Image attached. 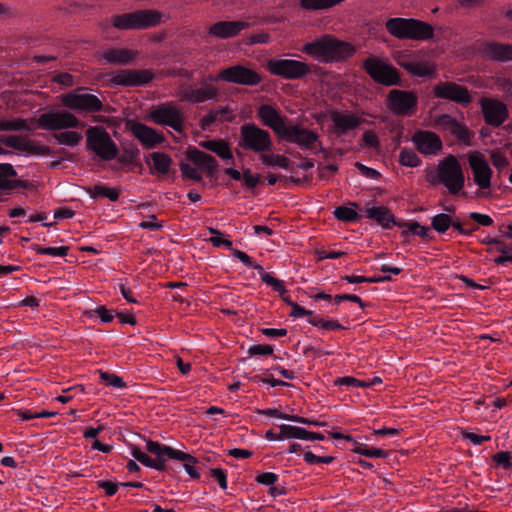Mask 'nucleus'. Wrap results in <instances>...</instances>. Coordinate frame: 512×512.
I'll list each match as a JSON object with an SVG mask.
<instances>
[{"label": "nucleus", "instance_id": "obj_57", "mask_svg": "<svg viewBox=\"0 0 512 512\" xmlns=\"http://www.w3.org/2000/svg\"><path fill=\"white\" fill-rule=\"evenodd\" d=\"M512 453L508 451H501L493 456V461L497 466H501L504 469H509L512 466Z\"/></svg>", "mask_w": 512, "mask_h": 512}, {"label": "nucleus", "instance_id": "obj_41", "mask_svg": "<svg viewBox=\"0 0 512 512\" xmlns=\"http://www.w3.org/2000/svg\"><path fill=\"white\" fill-rule=\"evenodd\" d=\"M53 137L57 140L59 144L67 145V146H76L82 140V135L76 131H65L60 133H55Z\"/></svg>", "mask_w": 512, "mask_h": 512}, {"label": "nucleus", "instance_id": "obj_47", "mask_svg": "<svg viewBox=\"0 0 512 512\" xmlns=\"http://www.w3.org/2000/svg\"><path fill=\"white\" fill-rule=\"evenodd\" d=\"M29 127L23 119L16 120H0V131H23Z\"/></svg>", "mask_w": 512, "mask_h": 512}, {"label": "nucleus", "instance_id": "obj_25", "mask_svg": "<svg viewBox=\"0 0 512 512\" xmlns=\"http://www.w3.org/2000/svg\"><path fill=\"white\" fill-rule=\"evenodd\" d=\"M250 25V22L244 20L218 21L210 26L209 34L220 39L232 38L248 29Z\"/></svg>", "mask_w": 512, "mask_h": 512}, {"label": "nucleus", "instance_id": "obj_35", "mask_svg": "<svg viewBox=\"0 0 512 512\" xmlns=\"http://www.w3.org/2000/svg\"><path fill=\"white\" fill-rule=\"evenodd\" d=\"M260 160L268 167H280L284 170H291V161L283 155L268 152L261 155Z\"/></svg>", "mask_w": 512, "mask_h": 512}, {"label": "nucleus", "instance_id": "obj_8", "mask_svg": "<svg viewBox=\"0 0 512 512\" xmlns=\"http://www.w3.org/2000/svg\"><path fill=\"white\" fill-rule=\"evenodd\" d=\"M86 143L87 149L104 161L113 160L118 156L117 145L102 126H92L87 129Z\"/></svg>", "mask_w": 512, "mask_h": 512}, {"label": "nucleus", "instance_id": "obj_46", "mask_svg": "<svg viewBox=\"0 0 512 512\" xmlns=\"http://www.w3.org/2000/svg\"><path fill=\"white\" fill-rule=\"evenodd\" d=\"M450 132L458 140H460L464 143H469V141L473 135L472 132L469 130V128L465 124L459 122L458 120L454 123Z\"/></svg>", "mask_w": 512, "mask_h": 512}, {"label": "nucleus", "instance_id": "obj_7", "mask_svg": "<svg viewBox=\"0 0 512 512\" xmlns=\"http://www.w3.org/2000/svg\"><path fill=\"white\" fill-rule=\"evenodd\" d=\"M87 87H78L61 95V102L64 107L85 113H98L104 110V104L98 96L88 92Z\"/></svg>", "mask_w": 512, "mask_h": 512}, {"label": "nucleus", "instance_id": "obj_22", "mask_svg": "<svg viewBox=\"0 0 512 512\" xmlns=\"http://www.w3.org/2000/svg\"><path fill=\"white\" fill-rule=\"evenodd\" d=\"M130 129L135 138H137L146 149H153L165 141V137L161 132L141 122H134Z\"/></svg>", "mask_w": 512, "mask_h": 512}, {"label": "nucleus", "instance_id": "obj_37", "mask_svg": "<svg viewBox=\"0 0 512 512\" xmlns=\"http://www.w3.org/2000/svg\"><path fill=\"white\" fill-rule=\"evenodd\" d=\"M451 224L452 216L448 213H439L431 218V228L439 234H445Z\"/></svg>", "mask_w": 512, "mask_h": 512}, {"label": "nucleus", "instance_id": "obj_11", "mask_svg": "<svg viewBox=\"0 0 512 512\" xmlns=\"http://www.w3.org/2000/svg\"><path fill=\"white\" fill-rule=\"evenodd\" d=\"M207 80L211 82L222 80L239 85L256 86L262 81V77L258 72L237 64L222 69L216 76L209 75Z\"/></svg>", "mask_w": 512, "mask_h": 512}, {"label": "nucleus", "instance_id": "obj_34", "mask_svg": "<svg viewBox=\"0 0 512 512\" xmlns=\"http://www.w3.org/2000/svg\"><path fill=\"white\" fill-rule=\"evenodd\" d=\"M350 206L351 207L345 205L338 206L333 212L334 217L345 223L357 222L361 217L355 210L358 205L356 202H350Z\"/></svg>", "mask_w": 512, "mask_h": 512}, {"label": "nucleus", "instance_id": "obj_1", "mask_svg": "<svg viewBox=\"0 0 512 512\" xmlns=\"http://www.w3.org/2000/svg\"><path fill=\"white\" fill-rule=\"evenodd\" d=\"M302 52L321 62L329 63L351 57L355 49L348 42L339 40L332 35H324L312 42L305 43Z\"/></svg>", "mask_w": 512, "mask_h": 512}, {"label": "nucleus", "instance_id": "obj_19", "mask_svg": "<svg viewBox=\"0 0 512 512\" xmlns=\"http://www.w3.org/2000/svg\"><path fill=\"white\" fill-rule=\"evenodd\" d=\"M257 115L262 124L272 129L279 138L283 139L288 134L290 126L286 125V118L273 106L261 105L257 110Z\"/></svg>", "mask_w": 512, "mask_h": 512}, {"label": "nucleus", "instance_id": "obj_23", "mask_svg": "<svg viewBox=\"0 0 512 512\" xmlns=\"http://www.w3.org/2000/svg\"><path fill=\"white\" fill-rule=\"evenodd\" d=\"M182 99L190 103H203L218 97V89L206 81L200 87L187 86L181 90Z\"/></svg>", "mask_w": 512, "mask_h": 512}, {"label": "nucleus", "instance_id": "obj_4", "mask_svg": "<svg viewBox=\"0 0 512 512\" xmlns=\"http://www.w3.org/2000/svg\"><path fill=\"white\" fill-rule=\"evenodd\" d=\"M427 180L431 185L442 184L452 195L459 194L465 184L462 166L454 155H449L440 161L436 174L428 176Z\"/></svg>", "mask_w": 512, "mask_h": 512}, {"label": "nucleus", "instance_id": "obj_40", "mask_svg": "<svg viewBox=\"0 0 512 512\" xmlns=\"http://www.w3.org/2000/svg\"><path fill=\"white\" fill-rule=\"evenodd\" d=\"M344 0H300L301 7L306 10H323L331 8Z\"/></svg>", "mask_w": 512, "mask_h": 512}, {"label": "nucleus", "instance_id": "obj_13", "mask_svg": "<svg viewBox=\"0 0 512 512\" xmlns=\"http://www.w3.org/2000/svg\"><path fill=\"white\" fill-rule=\"evenodd\" d=\"M366 73L377 83L385 86H394L401 83L399 71L391 64L378 58L369 57L364 61Z\"/></svg>", "mask_w": 512, "mask_h": 512}, {"label": "nucleus", "instance_id": "obj_20", "mask_svg": "<svg viewBox=\"0 0 512 512\" xmlns=\"http://www.w3.org/2000/svg\"><path fill=\"white\" fill-rule=\"evenodd\" d=\"M330 119L334 124L333 133L340 137L348 134L349 131L358 128L363 120L349 111L341 112L333 110Z\"/></svg>", "mask_w": 512, "mask_h": 512}, {"label": "nucleus", "instance_id": "obj_63", "mask_svg": "<svg viewBox=\"0 0 512 512\" xmlns=\"http://www.w3.org/2000/svg\"><path fill=\"white\" fill-rule=\"evenodd\" d=\"M97 486L98 488L103 489L108 497H111L117 493L120 483L101 480L97 482Z\"/></svg>", "mask_w": 512, "mask_h": 512}, {"label": "nucleus", "instance_id": "obj_55", "mask_svg": "<svg viewBox=\"0 0 512 512\" xmlns=\"http://www.w3.org/2000/svg\"><path fill=\"white\" fill-rule=\"evenodd\" d=\"M180 171H181L183 177L192 179L196 182H200L203 179L202 174L196 168L192 167L191 165H189L187 163L182 162L180 164Z\"/></svg>", "mask_w": 512, "mask_h": 512}, {"label": "nucleus", "instance_id": "obj_43", "mask_svg": "<svg viewBox=\"0 0 512 512\" xmlns=\"http://www.w3.org/2000/svg\"><path fill=\"white\" fill-rule=\"evenodd\" d=\"M399 162L403 166L417 167L421 164V159L412 149L403 148L399 154Z\"/></svg>", "mask_w": 512, "mask_h": 512}, {"label": "nucleus", "instance_id": "obj_33", "mask_svg": "<svg viewBox=\"0 0 512 512\" xmlns=\"http://www.w3.org/2000/svg\"><path fill=\"white\" fill-rule=\"evenodd\" d=\"M90 198L98 199L100 197L108 198L112 202H116L120 196V190L117 188H109L102 183L95 184L86 189Z\"/></svg>", "mask_w": 512, "mask_h": 512}, {"label": "nucleus", "instance_id": "obj_30", "mask_svg": "<svg viewBox=\"0 0 512 512\" xmlns=\"http://www.w3.org/2000/svg\"><path fill=\"white\" fill-rule=\"evenodd\" d=\"M200 146L215 153L222 160L234 163V156L227 141L223 139L206 140L200 142Z\"/></svg>", "mask_w": 512, "mask_h": 512}, {"label": "nucleus", "instance_id": "obj_26", "mask_svg": "<svg viewBox=\"0 0 512 512\" xmlns=\"http://www.w3.org/2000/svg\"><path fill=\"white\" fill-rule=\"evenodd\" d=\"M283 139L312 150L319 140V135L315 131L302 128L298 125H290L288 134H286Z\"/></svg>", "mask_w": 512, "mask_h": 512}, {"label": "nucleus", "instance_id": "obj_42", "mask_svg": "<svg viewBox=\"0 0 512 512\" xmlns=\"http://www.w3.org/2000/svg\"><path fill=\"white\" fill-rule=\"evenodd\" d=\"M1 141L8 147L27 152L30 149L29 140L20 135L4 136Z\"/></svg>", "mask_w": 512, "mask_h": 512}, {"label": "nucleus", "instance_id": "obj_44", "mask_svg": "<svg viewBox=\"0 0 512 512\" xmlns=\"http://www.w3.org/2000/svg\"><path fill=\"white\" fill-rule=\"evenodd\" d=\"M32 248L38 254L50 255L53 257H65L69 251L67 246L43 247L39 244H34Z\"/></svg>", "mask_w": 512, "mask_h": 512}, {"label": "nucleus", "instance_id": "obj_36", "mask_svg": "<svg viewBox=\"0 0 512 512\" xmlns=\"http://www.w3.org/2000/svg\"><path fill=\"white\" fill-rule=\"evenodd\" d=\"M153 162L154 169L160 174H167L169 172L172 159L164 152H153L150 154Z\"/></svg>", "mask_w": 512, "mask_h": 512}, {"label": "nucleus", "instance_id": "obj_28", "mask_svg": "<svg viewBox=\"0 0 512 512\" xmlns=\"http://www.w3.org/2000/svg\"><path fill=\"white\" fill-rule=\"evenodd\" d=\"M186 156L188 160L204 169L209 177H214L217 173V160L210 154H207L197 148H191L187 150Z\"/></svg>", "mask_w": 512, "mask_h": 512}, {"label": "nucleus", "instance_id": "obj_62", "mask_svg": "<svg viewBox=\"0 0 512 512\" xmlns=\"http://www.w3.org/2000/svg\"><path fill=\"white\" fill-rule=\"evenodd\" d=\"M210 475L218 482L221 489H227V476L225 470L222 468H213L210 470Z\"/></svg>", "mask_w": 512, "mask_h": 512}, {"label": "nucleus", "instance_id": "obj_14", "mask_svg": "<svg viewBox=\"0 0 512 512\" xmlns=\"http://www.w3.org/2000/svg\"><path fill=\"white\" fill-rule=\"evenodd\" d=\"M268 69L271 74L287 80L303 79L311 72L309 64L293 59H272Z\"/></svg>", "mask_w": 512, "mask_h": 512}, {"label": "nucleus", "instance_id": "obj_32", "mask_svg": "<svg viewBox=\"0 0 512 512\" xmlns=\"http://www.w3.org/2000/svg\"><path fill=\"white\" fill-rule=\"evenodd\" d=\"M17 176L14 167L9 163H0V195L16 187L13 177Z\"/></svg>", "mask_w": 512, "mask_h": 512}, {"label": "nucleus", "instance_id": "obj_12", "mask_svg": "<svg viewBox=\"0 0 512 512\" xmlns=\"http://www.w3.org/2000/svg\"><path fill=\"white\" fill-rule=\"evenodd\" d=\"M149 117L155 124L168 126L178 133L184 131L183 113L173 102H166L153 107L150 110Z\"/></svg>", "mask_w": 512, "mask_h": 512}, {"label": "nucleus", "instance_id": "obj_54", "mask_svg": "<svg viewBox=\"0 0 512 512\" xmlns=\"http://www.w3.org/2000/svg\"><path fill=\"white\" fill-rule=\"evenodd\" d=\"M406 69L413 75L415 76H418V77H425V76H429L432 74V69L426 65V64H423V63H415V64H410L406 67Z\"/></svg>", "mask_w": 512, "mask_h": 512}, {"label": "nucleus", "instance_id": "obj_21", "mask_svg": "<svg viewBox=\"0 0 512 512\" xmlns=\"http://www.w3.org/2000/svg\"><path fill=\"white\" fill-rule=\"evenodd\" d=\"M412 141L417 150L427 156L438 154L443 147L440 137L431 131H418L414 134Z\"/></svg>", "mask_w": 512, "mask_h": 512}, {"label": "nucleus", "instance_id": "obj_53", "mask_svg": "<svg viewBox=\"0 0 512 512\" xmlns=\"http://www.w3.org/2000/svg\"><path fill=\"white\" fill-rule=\"evenodd\" d=\"M263 282L268 286H271L272 289L278 292L281 297H283L284 294H287V290L282 280H279L272 275H264Z\"/></svg>", "mask_w": 512, "mask_h": 512}, {"label": "nucleus", "instance_id": "obj_64", "mask_svg": "<svg viewBox=\"0 0 512 512\" xmlns=\"http://www.w3.org/2000/svg\"><path fill=\"white\" fill-rule=\"evenodd\" d=\"M436 123L447 130H451L457 119L450 114H441L436 117Z\"/></svg>", "mask_w": 512, "mask_h": 512}, {"label": "nucleus", "instance_id": "obj_45", "mask_svg": "<svg viewBox=\"0 0 512 512\" xmlns=\"http://www.w3.org/2000/svg\"><path fill=\"white\" fill-rule=\"evenodd\" d=\"M280 431L282 432L283 439H300L303 440L305 429L292 426L288 424H282L279 426Z\"/></svg>", "mask_w": 512, "mask_h": 512}, {"label": "nucleus", "instance_id": "obj_24", "mask_svg": "<svg viewBox=\"0 0 512 512\" xmlns=\"http://www.w3.org/2000/svg\"><path fill=\"white\" fill-rule=\"evenodd\" d=\"M365 217L375 221L383 229H391L393 226L402 227L403 224L398 221L391 210L384 206H370L369 203L363 209Z\"/></svg>", "mask_w": 512, "mask_h": 512}, {"label": "nucleus", "instance_id": "obj_10", "mask_svg": "<svg viewBox=\"0 0 512 512\" xmlns=\"http://www.w3.org/2000/svg\"><path fill=\"white\" fill-rule=\"evenodd\" d=\"M35 122L38 128L49 131L84 127V123L68 110H49L41 114Z\"/></svg>", "mask_w": 512, "mask_h": 512}, {"label": "nucleus", "instance_id": "obj_60", "mask_svg": "<svg viewBox=\"0 0 512 512\" xmlns=\"http://www.w3.org/2000/svg\"><path fill=\"white\" fill-rule=\"evenodd\" d=\"M256 482L265 486H273L278 481V475L272 472H263L256 476Z\"/></svg>", "mask_w": 512, "mask_h": 512}, {"label": "nucleus", "instance_id": "obj_5", "mask_svg": "<svg viewBox=\"0 0 512 512\" xmlns=\"http://www.w3.org/2000/svg\"><path fill=\"white\" fill-rule=\"evenodd\" d=\"M238 146L245 151L261 156L272 151L273 140L267 130L260 128L255 123H244L240 127Z\"/></svg>", "mask_w": 512, "mask_h": 512}, {"label": "nucleus", "instance_id": "obj_56", "mask_svg": "<svg viewBox=\"0 0 512 512\" xmlns=\"http://www.w3.org/2000/svg\"><path fill=\"white\" fill-rule=\"evenodd\" d=\"M467 218L477 226H491L493 224V219L489 215L479 212H470L468 213Z\"/></svg>", "mask_w": 512, "mask_h": 512}, {"label": "nucleus", "instance_id": "obj_27", "mask_svg": "<svg viewBox=\"0 0 512 512\" xmlns=\"http://www.w3.org/2000/svg\"><path fill=\"white\" fill-rule=\"evenodd\" d=\"M481 52L484 57L495 62H512V43L486 42Z\"/></svg>", "mask_w": 512, "mask_h": 512}, {"label": "nucleus", "instance_id": "obj_18", "mask_svg": "<svg viewBox=\"0 0 512 512\" xmlns=\"http://www.w3.org/2000/svg\"><path fill=\"white\" fill-rule=\"evenodd\" d=\"M479 104L484 120L490 126L500 127L509 117L507 105L498 99L483 97Z\"/></svg>", "mask_w": 512, "mask_h": 512}, {"label": "nucleus", "instance_id": "obj_61", "mask_svg": "<svg viewBox=\"0 0 512 512\" xmlns=\"http://www.w3.org/2000/svg\"><path fill=\"white\" fill-rule=\"evenodd\" d=\"M465 224L466 222H461L458 217H452L451 227L461 235L471 236L473 232L476 231V228H466Z\"/></svg>", "mask_w": 512, "mask_h": 512}, {"label": "nucleus", "instance_id": "obj_15", "mask_svg": "<svg viewBox=\"0 0 512 512\" xmlns=\"http://www.w3.org/2000/svg\"><path fill=\"white\" fill-rule=\"evenodd\" d=\"M468 163L474 183L483 191L481 195H485V191L491 188L493 170L484 154L479 151H472L468 154ZM477 195L480 193L477 192Z\"/></svg>", "mask_w": 512, "mask_h": 512}, {"label": "nucleus", "instance_id": "obj_48", "mask_svg": "<svg viewBox=\"0 0 512 512\" xmlns=\"http://www.w3.org/2000/svg\"><path fill=\"white\" fill-rule=\"evenodd\" d=\"M100 379L109 386H112L117 389H123L126 387V383L123 378L119 377L116 374L109 373L106 371H100Z\"/></svg>", "mask_w": 512, "mask_h": 512}, {"label": "nucleus", "instance_id": "obj_2", "mask_svg": "<svg viewBox=\"0 0 512 512\" xmlns=\"http://www.w3.org/2000/svg\"><path fill=\"white\" fill-rule=\"evenodd\" d=\"M145 448L149 453L155 456V459L141 451L137 446H132L131 455L142 465L158 471H166V462L168 459L194 460V456L191 454L174 449L171 446L162 444L158 441L148 440Z\"/></svg>", "mask_w": 512, "mask_h": 512}, {"label": "nucleus", "instance_id": "obj_3", "mask_svg": "<svg viewBox=\"0 0 512 512\" xmlns=\"http://www.w3.org/2000/svg\"><path fill=\"white\" fill-rule=\"evenodd\" d=\"M385 28L398 39L426 41L434 36L432 25L414 18H389L385 23Z\"/></svg>", "mask_w": 512, "mask_h": 512}, {"label": "nucleus", "instance_id": "obj_6", "mask_svg": "<svg viewBox=\"0 0 512 512\" xmlns=\"http://www.w3.org/2000/svg\"><path fill=\"white\" fill-rule=\"evenodd\" d=\"M161 17L162 14L155 10H138L115 15L111 23L119 30H141L158 25Z\"/></svg>", "mask_w": 512, "mask_h": 512}, {"label": "nucleus", "instance_id": "obj_29", "mask_svg": "<svg viewBox=\"0 0 512 512\" xmlns=\"http://www.w3.org/2000/svg\"><path fill=\"white\" fill-rule=\"evenodd\" d=\"M138 52L128 48H109L103 51L102 59L114 65L127 66L134 62Z\"/></svg>", "mask_w": 512, "mask_h": 512}, {"label": "nucleus", "instance_id": "obj_16", "mask_svg": "<svg viewBox=\"0 0 512 512\" xmlns=\"http://www.w3.org/2000/svg\"><path fill=\"white\" fill-rule=\"evenodd\" d=\"M434 97L449 100L463 107L472 102V96L467 87L453 81H440L433 86Z\"/></svg>", "mask_w": 512, "mask_h": 512}, {"label": "nucleus", "instance_id": "obj_38", "mask_svg": "<svg viewBox=\"0 0 512 512\" xmlns=\"http://www.w3.org/2000/svg\"><path fill=\"white\" fill-rule=\"evenodd\" d=\"M307 322L314 327L321 328L324 330H343L344 326L339 323L336 319H324L320 316L314 315L312 318H308Z\"/></svg>", "mask_w": 512, "mask_h": 512}, {"label": "nucleus", "instance_id": "obj_50", "mask_svg": "<svg viewBox=\"0 0 512 512\" xmlns=\"http://www.w3.org/2000/svg\"><path fill=\"white\" fill-rule=\"evenodd\" d=\"M113 310L107 309L104 305L97 306L95 309L89 311V317L97 315L103 323H110L113 321L115 315Z\"/></svg>", "mask_w": 512, "mask_h": 512}, {"label": "nucleus", "instance_id": "obj_52", "mask_svg": "<svg viewBox=\"0 0 512 512\" xmlns=\"http://www.w3.org/2000/svg\"><path fill=\"white\" fill-rule=\"evenodd\" d=\"M490 161L499 172L509 166V161L506 156L496 150L490 153Z\"/></svg>", "mask_w": 512, "mask_h": 512}, {"label": "nucleus", "instance_id": "obj_49", "mask_svg": "<svg viewBox=\"0 0 512 512\" xmlns=\"http://www.w3.org/2000/svg\"><path fill=\"white\" fill-rule=\"evenodd\" d=\"M209 232L213 235L209 239V241L211 242V244L214 247L224 246V247H226L229 250H234L233 249V243L230 240H228V239H224L222 237V233L219 230L214 229V228H209Z\"/></svg>", "mask_w": 512, "mask_h": 512}, {"label": "nucleus", "instance_id": "obj_51", "mask_svg": "<svg viewBox=\"0 0 512 512\" xmlns=\"http://www.w3.org/2000/svg\"><path fill=\"white\" fill-rule=\"evenodd\" d=\"M244 185L247 189L252 190L257 187V185L261 182L260 174H252L249 168L243 169V178Z\"/></svg>", "mask_w": 512, "mask_h": 512}, {"label": "nucleus", "instance_id": "obj_9", "mask_svg": "<svg viewBox=\"0 0 512 512\" xmlns=\"http://www.w3.org/2000/svg\"><path fill=\"white\" fill-rule=\"evenodd\" d=\"M418 95L411 90L392 89L385 103L389 111L398 117L413 116L418 110Z\"/></svg>", "mask_w": 512, "mask_h": 512}, {"label": "nucleus", "instance_id": "obj_17", "mask_svg": "<svg viewBox=\"0 0 512 512\" xmlns=\"http://www.w3.org/2000/svg\"><path fill=\"white\" fill-rule=\"evenodd\" d=\"M151 69H121L112 74L111 83L123 87L145 86L154 79Z\"/></svg>", "mask_w": 512, "mask_h": 512}, {"label": "nucleus", "instance_id": "obj_39", "mask_svg": "<svg viewBox=\"0 0 512 512\" xmlns=\"http://www.w3.org/2000/svg\"><path fill=\"white\" fill-rule=\"evenodd\" d=\"M354 453L364 455L369 458H385L388 453L380 448H371L366 444L354 442V448L351 449Z\"/></svg>", "mask_w": 512, "mask_h": 512}, {"label": "nucleus", "instance_id": "obj_59", "mask_svg": "<svg viewBox=\"0 0 512 512\" xmlns=\"http://www.w3.org/2000/svg\"><path fill=\"white\" fill-rule=\"evenodd\" d=\"M273 353V347L271 345L256 344L248 348V354L250 356H268Z\"/></svg>", "mask_w": 512, "mask_h": 512}, {"label": "nucleus", "instance_id": "obj_58", "mask_svg": "<svg viewBox=\"0 0 512 512\" xmlns=\"http://www.w3.org/2000/svg\"><path fill=\"white\" fill-rule=\"evenodd\" d=\"M336 386H347V387H368L367 382L361 381L351 376L340 377L335 380Z\"/></svg>", "mask_w": 512, "mask_h": 512}, {"label": "nucleus", "instance_id": "obj_31", "mask_svg": "<svg viewBox=\"0 0 512 512\" xmlns=\"http://www.w3.org/2000/svg\"><path fill=\"white\" fill-rule=\"evenodd\" d=\"M256 413L265 415V416H269V417H276L279 419H283V420H287V421H291V422H295V423H300V424H304V425H315V426H323L324 425V423H320V422L314 421L309 418L301 417L299 415L286 414V413H283V412L279 411L278 409H274V408L257 409Z\"/></svg>", "mask_w": 512, "mask_h": 512}]
</instances>
